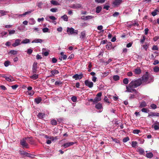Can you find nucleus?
<instances>
[{"label": "nucleus", "instance_id": "obj_38", "mask_svg": "<svg viewBox=\"0 0 159 159\" xmlns=\"http://www.w3.org/2000/svg\"><path fill=\"white\" fill-rule=\"evenodd\" d=\"M150 107L152 109H155L157 108V106L154 104H152L150 105Z\"/></svg>", "mask_w": 159, "mask_h": 159}, {"label": "nucleus", "instance_id": "obj_41", "mask_svg": "<svg viewBox=\"0 0 159 159\" xmlns=\"http://www.w3.org/2000/svg\"><path fill=\"white\" fill-rule=\"evenodd\" d=\"M85 36V33L84 32H82L81 33V35L80 38L81 39L84 38Z\"/></svg>", "mask_w": 159, "mask_h": 159}, {"label": "nucleus", "instance_id": "obj_40", "mask_svg": "<svg viewBox=\"0 0 159 159\" xmlns=\"http://www.w3.org/2000/svg\"><path fill=\"white\" fill-rule=\"evenodd\" d=\"M152 49L153 50H158V48L157 45H154L153 46Z\"/></svg>", "mask_w": 159, "mask_h": 159}, {"label": "nucleus", "instance_id": "obj_51", "mask_svg": "<svg viewBox=\"0 0 159 159\" xmlns=\"http://www.w3.org/2000/svg\"><path fill=\"white\" fill-rule=\"evenodd\" d=\"M33 52V50L30 48L28 49L27 53L29 54H31Z\"/></svg>", "mask_w": 159, "mask_h": 159}, {"label": "nucleus", "instance_id": "obj_45", "mask_svg": "<svg viewBox=\"0 0 159 159\" xmlns=\"http://www.w3.org/2000/svg\"><path fill=\"white\" fill-rule=\"evenodd\" d=\"M111 45V42H109L108 43V44H107L106 46V48L107 49H110V47Z\"/></svg>", "mask_w": 159, "mask_h": 159}, {"label": "nucleus", "instance_id": "obj_23", "mask_svg": "<svg viewBox=\"0 0 159 159\" xmlns=\"http://www.w3.org/2000/svg\"><path fill=\"white\" fill-rule=\"evenodd\" d=\"M147 106V104L145 102L143 101L141 102L139 106V107L141 108L142 107H145Z\"/></svg>", "mask_w": 159, "mask_h": 159}, {"label": "nucleus", "instance_id": "obj_64", "mask_svg": "<svg viewBox=\"0 0 159 159\" xmlns=\"http://www.w3.org/2000/svg\"><path fill=\"white\" fill-rule=\"evenodd\" d=\"M49 18L50 19L53 20H55L56 19V18L54 16H50Z\"/></svg>", "mask_w": 159, "mask_h": 159}, {"label": "nucleus", "instance_id": "obj_35", "mask_svg": "<svg viewBox=\"0 0 159 159\" xmlns=\"http://www.w3.org/2000/svg\"><path fill=\"white\" fill-rule=\"evenodd\" d=\"M10 64V62L9 61H5L4 63V66L6 67L8 66Z\"/></svg>", "mask_w": 159, "mask_h": 159}, {"label": "nucleus", "instance_id": "obj_26", "mask_svg": "<svg viewBox=\"0 0 159 159\" xmlns=\"http://www.w3.org/2000/svg\"><path fill=\"white\" fill-rule=\"evenodd\" d=\"M138 152L140 155H144V151L142 148H140L138 149Z\"/></svg>", "mask_w": 159, "mask_h": 159}, {"label": "nucleus", "instance_id": "obj_60", "mask_svg": "<svg viewBox=\"0 0 159 159\" xmlns=\"http://www.w3.org/2000/svg\"><path fill=\"white\" fill-rule=\"evenodd\" d=\"M97 78L95 76H93L92 78V80L94 82H95L96 81Z\"/></svg>", "mask_w": 159, "mask_h": 159}, {"label": "nucleus", "instance_id": "obj_22", "mask_svg": "<svg viewBox=\"0 0 159 159\" xmlns=\"http://www.w3.org/2000/svg\"><path fill=\"white\" fill-rule=\"evenodd\" d=\"M95 107L98 109H100L102 108V106L101 103H98L95 105Z\"/></svg>", "mask_w": 159, "mask_h": 159}, {"label": "nucleus", "instance_id": "obj_54", "mask_svg": "<svg viewBox=\"0 0 159 159\" xmlns=\"http://www.w3.org/2000/svg\"><path fill=\"white\" fill-rule=\"evenodd\" d=\"M119 15V13L117 12H115L112 15L114 17H117Z\"/></svg>", "mask_w": 159, "mask_h": 159}, {"label": "nucleus", "instance_id": "obj_9", "mask_svg": "<svg viewBox=\"0 0 159 159\" xmlns=\"http://www.w3.org/2000/svg\"><path fill=\"white\" fill-rule=\"evenodd\" d=\"M20 41L21 40L20 39H16L15 41V43L12 44V46L14 47H16V46H18L20 44Z\"/></svg>", "mask_w": 159, "mask_h": 159}, {"label": "nucleus", "instance_id": "obj_21", "mask_svg": "<svg viewBox=\"0 0 159 159\" xmlns=\"http://www.w3.org/2000/svg\"><path fill=\"white\" fill-rule=\"evenodd\" d=\"M43 40L41 39H36L33 40L32 43H41L43 42Z\"/></svg>", "mask_w": 159, "mask_h": 159}, {"label": "nucleus", "instance_id": "obj_37", "mask_svg": "<svg viewBox=\"0 0 159 159\" xmlns=\"http://www.w3.org/2000/svg\"><path fill=\"white\" fill-rule=\"evenodd\" d=\"M154 71L157 72L159 71V67L157 66H156L153 68Z\"/></svg>", "mask_w": 159, "mask_h": 159}, {"label": "nucleus", "instance_id": "obj_42", "mask_svg": "<svg viewBox=\"0 0 159 159\" xmlns=\"http://www.w3.org/2000/svg\"><path fill=\"white\" fill-rule=\"evenodd\" d=\"M71 100L74 102H75L77 101V98L76 96H73L71 97Z\"/></svg>", "mask_w": 159, "mask_h": 159}, {"label": "nucleus", "instance_id": "obj_30", "mask_svg": "<svg viewBox=\"0 0 159 159\" xmlns=\"http://www.w3.org/2000/svg\"><path fill=\"white\" fill-rule=\"evenodd\" d=\"M102 8L101 6H98L96 8V12L99 13L101 11Z\"/></svg>", "mask_w": 159, "mask_h": 159}, {"label": "nucleus", "instance_id": "obj_11", "mask_svg": "<svg viewBox=\"0 0 159 159\" xmlns=\"http://www.w3.org/2000/svg\"><path fill=\"white\" fill-rule=\"evenodd\" d=\"M82 5L80 4H75L72 5L71 7L75 9H77L81 7Z\"/></svg>", "mask_w": 159, "mask_h": 159}, {"label": "nucleus", "instance_id": "obj_39", "mask_svg": "<svg viewBox=\"0 0 159 159\" xmlns=\"http://www.w3.org/2000/svg\"><path fill=\"white\" fill-rule=\"evenodd\" d=\"M140 131L139 129H134L133 132L134 134H139Z\"/></svg>", "mask_w": 159, "mask_h": 159}, {"label": "nucleus", "instance_id": "obj_59", "mask_svg": "<svg viewBox=\"0 0 159 159\" xmlns=\"http://www.w3.org/2000/svg\"><path fill=\"white\" fill-rule=\"evenodd\" d=\"M26 157L31 158H33L34 157L32 156V155L31 154L28 153H27Z\"/></svg>", "mask_w": 159, "mask_h": 159}, {"label": "nucleus", "instance_id": "obj_44", "mask_svg": "<svg viewBox=\"0 0 159 159\" xmlns=\"http://www.w3.org/2000/svg\"><path fill=\"white\" fill-rule=\"evenodd\" d=\"M129 140V137H126L124 138L123 140V141L124 143H125Z\"/></svg>", "mask_w": 159, "mask_h": 159}, {"label": "nucleus", "instance_id": "obj_10", "mask_svg": "<svg viewBox=\"0 0 159 159\" xmlns=\"http://www.w3.org/2000/svg\"><path fill=\"white\" fill-rule=\"evenodd\" d=\"M37 73H31L32 75L30 76V79L35 80L39 78V75L36 74Z\"/></svg>", "mask_w": 159, "mask_h": 159}, {"label": "nucleus", "instance_id": "obj_8", "mask_svg": "<svg viewBox=\"0 0 159 159\" xmlns=\"http://www.w3.org/2000/svg\"><path fill=\"white\" fill-rule=\"evenodd\" d=\"M83 77V74L81 73L79 75L78 74H75L72 76V78L75 79V80L78 79H81Z\"/></svg>", "mask_w": 159, "mask_h": 159}, {"label": "nucleus", "instance_id": "obj_46", "mask_svg": "<svg viewBox=\"0 0 159 159\" xmlns=\"http://www.w3.org/2000/svg\"><path fill=\"white\" fill-rule=\"evenodd\" d=\"M145 39H146L145 37L144 36H143V37L142 39H141L140 40V42L141 44H143V43L144 41H145Z\"/></svg>", "mask_w": 159, "mask_h": 159}, {"label": "nucleus", "instance_id": "obj_52", "mask_svg": "<svg viewBox=\"0 0 159 159\" xmlns=\"http://www.w3.org/2000/svg\"><path fill=\"white\" fill-rule=\"evenodd\" d=\"M141 111L143 112L147 113L149 111L146 108H143L141 109Z\"/></svg>", "mask_w": 159, "mask_h": 159}, {"label": "nucleus", "instance_id": "obj_28", "mask_svg": "<svg viewBox=\"0 0 159 159\" xmlns=\"http://www.w3.org/2000/svg\"><path fill=\"white\" fill-rule=\"evenodd\" d=\"M61 19H62L65 21H67L68 20V18L66 15H64L61 17Z\"/></svg>", "mask_w": 159, "mask_h": 159}, {"label": "nucleus", "instance_id": "obj_2", "mask_svg": "<svg viewBox=\"0 0 159 159\" xmlns=\"http://www.w3.org/2000/svg\"><path fill=\"white\" fill-rule=\"evenodd\" d=\"M26 139V138H25L20 141V144L23 148H29V145L25 141Z\"/></svg>", "mask_w": 159, "mask_h": 159}, {"label": "nucleus", "instance_id": "obj_47", "mask_svg": "<svg viewBox=\"0 0 159 159\" xmlns=\"http://www.w3.org/2000/svg\"><path fill=\"white\" fill-rule=\"evenodd\" d=\"M8 31L9 32V34H14L16 32V31L15 30H8Z\"/></svg>", "mask_w": 159, "mask_h": 159}, {"label": "nucleus", "instance_id": "obj_34", "mask_svg": "<svg viewBox=\"0 0 159 159\" xmlns=\"http://www.w3.org/2000/svg\"><path fill=\"white\" fill-rule=\"evenodd\" d=\"M9 52L13 55H16L18 53L17 51L14 50H11Z\"/></svg>", "mask_w": 159, "mask_h": 159}, {"label": "nucleus", "instance_id": "obj_55", "mask_svg": "<svg viewBox=\"0 0 159 159\" xmlns=\"http://www.w3.org/2000/svg\"><path fill=\"white\" fill-rule=\"evenodd\" d=\"M0 88L4 90H6L7 89V88L4 86L3 85L0 86Z\"/></svg>", "mask_w": 159, "mask_h": 159}, {"label": "nucleus", "instance_id": "obj_14", "mask_svg": "<svg viewBox=\"0 0 159 159\" xmlns=\"http://www.w3.org/2000/svg\"><path fill=\"white\" fill-rule=\"evenodd\" d=\"M154 129L155 130H157L159 129V123L157 121H156L154 124Z\"/></svg>", "mask_w": 159, "mask_h": 159}, {"label": "nucleus", "instance_id": "obj_61", "mask_svg": "<svg viewBox=\"0 0 159 159\" xmlns=\"http://www.w3.org/2000/svg\"><path fill=\"white\" fill-rule=\"evenodd\" d=\"M127 75L129 76H131L133 75V73L131 71H129L127 73Z\"/></svg>", "mask_w": 159, "mask_h": 159}, {"label": "nucleus", "instance_id": "obj_27", "mask_svg": "<svg viewBox=\"0 0 159 159\" xmlns=\"http://www.w3.org/2000/svg\"><path fill=\"white\" fill-rule=\"evenodd\" d=\"M113 80L115 81L118 80L120 79V77L118 75H115L113 76Z\"/></svg>", "mask_w": 159, "mask_h": 159}, {"label": "nucleus", "instance_id": "obj_7", "mask_svg": "<svg viewBox=\"0 0 159 159\" xmlns=\"http://www.w3.org/2000/svg\"><path fill=\"white\" fill-rule=\"evenodd\" d=\"M37 65L38 63L36 62H34L33 67H32V73H37Z\"/></svg>", "mask_w": 159, "mask_h": 159}, {"label": "nucleus", "instance_id": "obj_18", "mask_svg": "<svg viewBox=\"0 0 159 159\" xmlns=\"http://www.w3.org/2000/svg\"><path fill=\"white\" fill-rule=\"evenodd\" d=\"M45 115V114L44 113H39L37 115V116L39 118L42 119L43 118Z\"/></svg>", "mask_w": 159, "mask_h": 159}, {"label": "nucleus", "instance_id": "obj_15", "mask_svg": "<svg viewBox=\"0 0 159 159\" xmlns=\"http://www.w3.org/2000/svg\"><path fill=\"white\" fill-rule=\"evenodd\" d=\"M134 72L136 74H139L141 73V70L140 68L137 67L135 69Z\"/></svg>", "mask_w": 159, "mask_h": 159}, {"label": "nucleus", "instance_id": "obj_4", "mask_svg": "<svg viewBox=\"0 0 159 159\" xmlns=\"http://www.w3.org/2000/svg\"><path fill=\"white\" fill-rule=\"evenodd\" d=\"M148 72H146V74L143 75L142 77L141 78H140L143 82H146L147 81L148 79Z\"/></svg>", "mask_w": 159, "mask_h": 159}, {"label": "nucleus", "instance_id": "obj_49", "mask_svg": "<svg viewBox=\"0 0 159 159\" xmlns=\"http://www.w3.org/2000/svg\"><path fill=\"white\" fill-rule=\"evenodd\" d=\"M18 85H17V84H16V85H12L11 86V88H12V89H14V90H15L16 89V88L18 87Z\"/></svg>", "mask_w": 159, "mask_h": 159}, {"label": "nucleus", "instance_id": "obj_3", "mask_svg": "<svg viewBox=\"0 0 159 159\" xmlns=\"http://www.w3.org/2000/svg\"><path fill=\"white\" fill-rule=\"evenodd\" d=\"M67 32L68 33H69L71 34H77L78 33V30H75L72 27L70 28L68 27L67 29Z\"/></svg>", "mask_w": 159, "mask_h": 159}, {"label": "nucleus", "instance_id": "obj_19", "mask_svg": "<svg viewBox=\"0 0 159 159\" xmlns=\"http://www.w3.org/2000/svg\"><path fill=\"white\" fill-rule=\"evenodd\" d=\"M50 2L52 4L54 5L57 6L60 5V4L58 2L54 0H52Z\"/></svg>", "mask_w": 159, "mask_h": 159}, {"label": "nucleus", "instance_id": "obj_57", "mask_svg": "<svg viewBox=\"0 0 159 159\" xmlns=\"http://www.w3.org/2000/svg\"><path fill=\"white\" fill-rule=\"evenodd\" d=\"M137 142L136 141H133L132 142V146L133 147H134L136 146Z\"/></svg>", "mask_w": 159, "mask_h": 159}, {"label": "nucleus", "instance_id": "obj_16", "mask_svg": "<svg viewBox=\"0 0 159 159\" xmlns=\"http://www.w3.org/2000/svg\"><path fill=\"white\" fill-rule=\"evenodd\" d=\"M19 152L20 154L23 156V157H25L26 156V155L28 152L24 151L19 150Z\"/></svg>", "mask_w": 159, "mask_h": 159}, {"label": "nucleus", "instance_id": "obj_5", "mask_svg": "<svg viewBox=\"0 0 159 159\" xmlns=\"http://www.w3.org/2000/svg\"><path fill=\"white\" fill-rule=\"evenodd\" d=\"M84 82L85 85L89 88H91L93 87V82L90 81L88 80H85Z\"/></svg>", "mask_w": 159, "mask_h": 159}, {"label": "nucleus", "instance_id": "obj_48", "mask_svg": "<svg viewBox=\"0 0 159 159\" xmlns=\"http://www.w3.org/2000/svg\"><path fill=\"white\" fill-rule=\"evenodd\" d=\"M42 30L43 32L46 33L48 32L49 29L48 28L46 27L43 29Z\"/></svg>", "mask_w": 159, "mask_h": 159}, {"label": "nucleus", "instance_id": "obj_13", "mask_svg": "<svg viewBox=\"0 0 159 159\" xmlns=\"http://www.w3.org/2000/svg\"><path fill=\"white\" fill-rule=\"evenodd\" d=\"M159 116V113L158 112H151L150 113V114H148V116Z\"/></svg>", "mask_w": 159, "mask_h": 159}, {"label": "nucleus", "instance_id": "obj_33", "mask_svg": "<svg viewBox=\"0 0 159 159\" xmlns=\"http://www.w3.org/2000/svg\"><path fill=\"white\" fill-rule=\"evenodd\" d=\"M94 17L92 16H85V20H87L89 19H93Z\"/></svg>", "mask_w": 159, "mask_h": 159}, {"label": "nucleus", "instance_id": "obj_24", "mask_svg": "<svg viewBox=\"0 0 159 159\" xmlns=\"http://www.w3.org/2000/svg\"><path fill=\"white\" fill-rule=\"evenodd\" d=\"M153 156V154L152 152H149L146 154V157L148 158H151Z\"/></svg>", "mask_w": 159, "mask_h": 159}, {"label": "nucleus", "instance_id": "obj_12", "mask_svg": "<svg viewBox=\"0 0 159 159\" xmlns=\"http://www.w3.org/2000/svg\"><path fill=\"white\" fill-rule=\"evenodd\" d=\"M121 2V0H115L113 2V4L114 6H117L120 4Z\"/></svg>", "mask_w": 159, "mask_h": 159}, {"label": "nucleus", "instance_id": "obj_6", "mask_svg": "<svg viewBox=\"0 0 159 159\" xmlns=\"http://www.w3.org/2000/svg\"><path fill=\"white\" fill-rule=\"evenodd\" d=\"M75 143V142H66L65 143L63 144L62 145H61V147H64V148H66L72 146Z\"/></svg>", "mask_w": 159, "mask_h": 159}, {"label": "nucleus", "instance_id": "obj_31", "mask_svg": "<svg viewBox=\"0 0 159 159\" xmlns=\"http://www.w3.org/2000/svg\"><path fill=\"white\" fill-rule=\"evenodd\" d=\"M51 124L52 125H56L57 124V121L55 120H52L51 121Z\"/></svg>", "mask_w": 159, "mask_h": 159}, {"label": "nucleus", "instance_id": "obj_62", "mask_svg": "<svg viewBox=\"0 0 159 159\" xmlns=\"http://www.w3.org/2000/svg\"><path fill=\"white\" fill-rule=\"evenodd\" d=\"M104 100L105 102L108 103H110L108 101V99L107 97L105 96V97Z\"/></svg>", "mask_w": 159, "mask_h": 159}, {"label": "nucleus", "instance_id": "obj_50", "mask_svg": "<svg viewBox=\"0 0 159 159\" xmlns=\"http://www.w3.org/2000/svg\"><path fill=\"white\" fill-rule=\"evenodd\" d=\"M62 84V82L60 81H57L55 82V85H59L60 84Z\"/></svg>", "mask_w": 159, "mask_h": 159}, {"label": "nucleus", "instance_id": "obj_36", "mask_svg": "<svg viewBox=\"0 0 159 159\" xmlns=\"http://www.w3.org/2000/svg\"><path fill=\"white\" fill-rule=\"evenodd\" d=\"M123 83L125 84H127L128 83L129 80L127 78H124L123 80Z\"/></svg>", "mask_w": 159, "mask_h": 159}, {"label": "nucleus", "instance_id": "obj_43", "mask_svg": "<svg viewBox=\"0 0 159 159\" xmlns=\"http://www.w3.org/2000/svg\"><path fill=\"white\" fill-rule=\"evenodd\" d=\"M106 0H95V1L98 3H102L104 2Z\"/></svg>", "mask_w": 159, "mask_h": 159}, {"label": "nucleus", "instance_id": "obj_20", "mask_svg": "<svg viewBox=\"0 0 159 159\" xmlns=\"http://www.w3.org/2000/svg\"><path fill=\"white\" fill-rule=\"evenodd\" d=\"M29 22L30 24L33 25L35 24V21L33 18H31L29 19Z\"/></svg>", "mask_w": 159, "mask_h": 159}, {"label": "nucleus", "instance_id": "obj_25", "mask_svg": "<svg viewBox=\"0 0 159 159\" xmlns=\"http://www.w3.org/2000/svg\"><path fill=\"white\" fill-rule=\"evenodd\" d=\"M51 73L52 75H53L58 74L59 73V72L57 70L55 69L51 71Z\"/></svg>", "mask_w": 159, "mask_h": 159}, {"label": "nucleus", "instance_id": "obj_63", "mask_svg": "<svg viewBox=\"0 0 159 159\" xmlns=\"http://www.w3.org/2000/svg\"><path fill=\"white\" fill-rule=\"evenodd\" d=\"M57 121L59 122L60 123L62 122L63 121V119L61 118H59L57 119Z\"/></svg>", "mask_w": 159, "mask_h": 159}, {"label": "nucleus", "instance_id": "obj_1", "mask_svg": "<svg viewBox=\"0 0 159 159\" xmlns=\"http://www.w3.org/2000/svg\"><path fill=\"white\" fill-rule=\"evenodd\" d=\"M142 84V82L140 79H139L136 80H133L129 84L126 86V92L132 93L133 92L135 93H138L136 90L134 88L140 86Z\"/></svg>", "mask_w": 159, "mask_h": 159}, {"label": "nucleus", "instance_id": "obj_17", "mask_svg": "<svg viewBox=\"0 0 159 159\" xmlns=\"http://www.w3.org/2000/svg\"><path fill=\"white\" fill-rule=\"evenodd\" d=\"M42 101V98L40 97L36 98L34 99V102L37 104H38L40 103Z\"/></svg>", "mask_w": 159, "mask_h": 159}, {"label": "nucleus", "instance_id": "obj_32", "mask_svg": "<svg viewBox=\"0 0 159 159\" xmlns=\"http://www.w3.org/2000/svg\"><path fill=\"white\" fill-rule=\"evenodd\" d=\"M4 78H5V80H7V81H9V82H11L12 81V77L11 76L9 77H6L5 76H3Z\"/></svg>", "mask_w": 159, "mask_h": 159}, {"label": "nucleus", "instance_id": "obj_29", "mask_svg": "<svg viewBox=\"0 0 159 159\" xmlns=\"http://www.w3.org/2000/svg\"><path fill=\"white\" fill-rule=\"evenodd\" d=\"M30 42V40L29 39H25L21 42V43H27Z\"/></svg>", "mask_w": 159, "mask_h": 159}, {"label": "nucleus", "instance_id": "obj_53", "mask_svg": "<svg viewBox=\"0 0 159 159\" xmlns=\"http://www.w3.org/2000/svg\"><path fill=\"white\" fill-rule=\"evenodd\" d=\"M57 8H52L50 9V11L53 12H55L57 11Z\"/></svg>", "mask_w": 159, "mask_h": 159}, {"label": "nucleus", "instance_id": "obj_58", "mask_svg": "<svg viewBox=\"0 0 159 159\" xmlns=\"http://www.w3.org/2000/svg\"><path fill=\"white\" fill-rule=\"evenodd\" d=\"M159 63V61L157 60H156L154 61V62L153 63V64L154 65H156L157 64H158Z\"/></svg>", "mask_w": 159, "mask_h": 159}, {"label": "nucleus", "instance_id": "obj_56", "mask_svg": "<svg viewBox=\"0 0 159 159\" xmlns=\"http://www.w3.org/2000/svg\"><path fill=\"white\" fill-rule=\"evenodd\" d=\"M52 62L54 63H56L57 61V59L54 57L52 58Z\"/></svg>", "mask_w": 159, "mask_h": 159}]
</instances>
